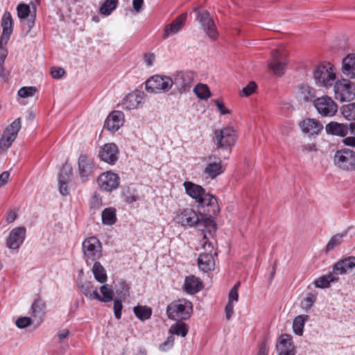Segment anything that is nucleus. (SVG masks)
Returning a JSON list of instances; mask_svg holds the SVG:
<instances>
[{
	"mask_svg": "<svg viewBox=\"0 0 355 355\" xmlns=\"http://www.w3.org/2000/svg\"><path fill=\"white\" fill-rule=\"evenodd\" d=\"M325 130L329 135L345 137L350 132L349 124L331 121L325 125Z\"/></svg>",
	"mask_w": 355,
	"mask_h": 355,
	"instance_id": "nucleus-28",
	"label": "nucleus"
},
{
	"mask_svg": "<svg viewBox=\"0 0 355 355\" xmlns=\"http://www.w3.org/2000/svg\"><path fill=\"white\" fill-rule=\"evenodd\" d=\"M278 355H295L292 336L289 334H282L276 345Z\"/></svg>",
	"mask_w": 355,
	"mask_h": 355,
	"instance_id": "nucleus-23",
	"label": "nucleus"
},
{
	"mask_svg": "<svg viewBox=\"0 0 355 355\" xmlns=\"http://www.w3.org/2000/svg\"><path fill=\"white\" fill-rule=\"evenodd\" d=\"M298 95L305 101H311L315 96V89L307 85H302L298 87Z\"/></svg>",
	"mask_w": 355,
	"mask_h": 355,
	"instance_id": "nucleus-38",
	"label": "nucleus"
},
{
	"mask_svg": "<svg viewBox=\"0 0 355 355\" xmlns=\"http://www.w3.org/2000/svg\"><path fill=\"white\" fill-rule=\"evenodd\" d=\"M119 177L116 173L107 171L98 178V184L102 190L112 191L119 185Z\"/></svg>",
	"mask_w": 355,
	"mask_h": 355,
	"instance_id": "nucleus-20",
	"label": "nucleus"
},
{
	"mask_svg": "<svg viewBox=\"0 0 355 355\" xmlns=\"http://www.w3.org/2000/svg\"><path fill=\"white\" fill-rule=\"evenodd\" d=\"M26 230L24 227H18L12 229L7 239L6 245L12 250L18 249L24 243Z\"/></svg>",
	"mask_w": 355,
	"mask_h": 355,
	"instance_id": "nucleus-21",
	"label": "nucleus"
},
{
	"mask_svg": "<svg viewBox=\"0 0 355 355\" xmlns=\"http://www.w3.org/2000/svg\"><path fill=\"white\" fill-rule=\"evenodd\" d=\"M92 269V273L96 281L105 283L107 281V275L105 268L98 261H94Z\"/></svg>",
	"mask_w": 355,
	"mask_h": 355,
	"instance_id": "nucleus-36",
	"label": "nucleus"
},
{
	"mask_svg": "<svg viewBox=\"0 0 355 355\" xmlns=\"http://www.w3.org/2000/svg\"><path fill=\"white\" fill-rule=\"evenodd\" d=\"M174 220L182 226L196 227L198 230L209 234L216 230L215 223L211 218L202 216L200 217L193 209L189 207L178 210Z\"/></svg>",
	"mask_w": 355,
	"mask_h": 355,
	"instance_id": "nucleus-1",
	"label": "nucleus"
},
{
	"mask_svg": "<svg viewBox=\"0 0 355 355\" xmlns=\"http://www.w3.org/2000/svg\"><path fill=\"white\" fill-rule=\"evenodd\" d=\"M45 304L41 300H35L31 306V314L34 317H40L44 313Z\"/></svg>",
	"mask_w": 355,
	"mask_h": 355,
	"instance_id": "nucleus-45",
	"label": "nucleus"
},
{
	"mask_svg": "<svg viewBox=\"0 0 355 355\" xmlns=\"http://www.w3.org/2000/svg\"><path fill=\"white\" fill-rule=\"evenodd\" d=\"M240 283H236L230 290L228 295V302L225 306V317L227 320H230L234 313V304L238 302V290Z\"/></svg>",
	"mask_w": 355,
	"mask_h": 355,
	"instance_id": "nucleus-31",
	"label": "nucleus"
},
{
	"mask_svg": "<svg viewBox=\"0 0 355 355\" xmlns=\"http://www.w3.org/2000/svg\"><path fill=\"white\" fill-rule=\"evenodd\" d=\"M64 73V70L61 67H52L51 69V76L56 79L60 78Z\"/></svg>",
	"mask_w": 355,
	"mask_h": 355,
	"instance_id": "nucleus-55",
	"label": "nucleus"
},
{
	"mask_svg": "<svg viewBox=\"0 0 355 355\" xmlns=\"http://www.w3.org/2000/svg\"><path fill=\"white\" fill-rule=\"evenodd\" d=\"M71 168L69 166H64L58 176L59 191L61 195L67 196L69 194V184L71 180Z\"/></svg>",
	"mask_w": 355,
	"mask_h": 355,
	"instance_id": "nucleus-25",
	"label": "nucleus"
},
{
	"mask_svg": "<svg viewBox=\"0 0 355 355\" xmlns=\"http://www.w3.org/2000/svg\"><path fill=\"white\" fill-rule=\"evenodd\" d=\"M119 150L114 143H107L102 146L98 150L99 159L110 165H114L119 159Z\"/></svg>",
	"mask_w": 355,
	"mask_h": 355,
	"instance_id": "nucleus-16",
	"label": "nucleus"
},
{
	"mask_svg": "<svg viewBox=\"0 0 355 355\" xmlns=\"http://www.w3.org/2000/svg\"><path fill=\"white\" fill-rule=\"evenodd\" d=\"M184 291L189 294H195L202 288V282L194 275H189L185 278Z\"/></svg>",
	"mask_w": 355,
	"mask_h": 355,
	"instance_id": "nucleus-32",
	"label": "nucleus"
},
{
	"mask_svg": "<svg viewBox=\"0 0 355 355\" xmlns=\"http://www.w3.org/2000/svg\"><path fill=\"white\" fill-rule=\"evenodd\" d=\"M17 16L21 19L23 30L28 34L35 24V17L30 15L31 9L27 4L20 3L17 7Z\"/></svg>",
	"mask_w": 355,
	"mask_h": 355,
	"instance_id": "nucleus-19",
	"label": "nucleus"
},
{
	"mask_svg": "<svg viewBox=\"0 0 355 355\" xmlns=\"http://www.w3.org/2000/svg\"><path fill=\"white\" fill-rule=\"evenodd\" d=\"M187 18V13L184 12L178 17L172 23L166 26L163 37L166 39L178 33L184 25Z\"/></svg>",
	"mask_w": 355,
	"mask_h": 355,
	"instance_id": "nucleus-26",
	"label": "nucleus"
},
{
	"mask_svg": "<svg viewBox=\"0 0 355 355\" xmlns=\"http://www.w3.org/2000/svg\"><path fill=\"white\" fill-rule=\"evenodd\" d=\"M144 0H132V6L135 11L137 13L142 10Z\"/></svg>",
	"mask_w": 355,
	"mask_h": 355,
	"instance_id": "nucleus-58",
	"label": "nucleus"
},
{
	"mask_svg": "<svg viewBox=\"0 0 355 355\" xmlns=\"http://www.w3.org/2000/svg\"><path fill=\"white\" fill-rule=\"evenodd\" d=\"M308 315H299L293 319V330L297 336H302L305 322L309 320Z\"/></svg>",
	"mask_w": 355,
	"mask_h": 355,
	"instance_id": "nucleus-35",
	"label": "nucleus"
},
{
	"mask_svg": "<svg viewBox=\"0 0 355 355\" xmlns=\"http://www.w3.org/2000/svg\"><path fill=\"white\" fill-rule=\"evenodd\" d=\"M10 173L8 171H3L0 174V187L4 186L8 180Z\"/></svg>",
	"mask_w": 355,
	"mask_h": 355,
	"instance_id": "nucleus-61",
	"label": "nucleus"
},
{
	"mask_svg": "<svg viewBox=\"0 0 355 355\" xmlns=\"http://www.w3.org/2000/svg\"><path fill=\"white\" fill-rule=\"evenodd\" d=\"M123 123V114L120 111L112 112L107 118L105 127L110 131L116 132Z\"/></svg>",
	"mask_w": 355,
	"mask_h": 355,
	"instance_id": "nucleus-27",
	"label": "nucleus"
},
{
	"mask_svg": "<svg viewBox=\"0 0 355 355\" xmlns=\"http://www.w3.org/2000/svg\"><path fill=\"white\" fill-rule=\"evenodd\" d=\"M334 164L343 171H355V152L348 148L337 150L334 156Z\"/></svg>",
	"mask_w": 355,
	"mask_h": 355,
	"instance_id": "nucleus-8",
	"label": "nucleus"
},
{
	"mask_svg": "<svg viewBox=\"0 0 355 355\" xmlns=\"http://www.w3.org/2000/svg\"><path fill=\"white\" fill-rule=\"evenodd\" d=\"M194 12L196 13V20L200 24L201 28L210 39L215 40L218 36V32L210 13L200 8H196Z\"/></svg>",
	"mask_w": 355,
	"mask_h": 355,
	"instance_id": "nucleus-11",
	"label": "nucleus"
},
{
	"mask_svg": "<svg viewBox=\"0 0 355 355\" xmlns=\"http://www.w3.org/2000/svg\"><path fill=\"white\" fill-rule=\"evenodd\" d=\"M144 93L141 91H134L126 95L122 101L123 109L131 110L137 109L144 103Z\"/></svg>",
	"mask_w": 355,
	"mask_h": 355,
	"instance_id": "nucleus-22",
	"label": "nucleus"
},
{
	"mask_svg": "<svg viewBox=\"0 0 355 355\" xmlns=\"http://www.w3.org/2000/svg\"><path fill=\"white\" fill-rule=\"evenodd\" d=\"M82 250L87 266L92 265L102 256V245L95 236H90L83 241Z\"/></svg>",
	"mask_w": 355,
	"mask_h": 355,
	"instance_id": "nucleus-4",
	"label": "nucleus"
},
{
	"mask_svg": "<svg viewBox=\"0 0 355 355\" xmlns=\"http://www.w3.org/2000/svg\"><path fill=\"white\" fill-rule=\"evenodd\" d=\"M195 94L202 100L207 99L210 96L211 93L209 87L204 84L199 83L193 89Z\"/></svg>",
	"mask_w": 355,
	"mask_h": 355,
	"instance_id": "nucleus-44",
	"label": "nucleus"
},
{
	"mask_svg": "<svg viewBox=\"0 0 355 355\" xmlns=\"http://www.w3.org/2000/svg\"><path fill=\"white\" fill-rule=\"evenodd\" d=\"M79 288L81 292L88 298L90 296V293L94 289V286L91 282H85L79 284Z\"/></svg>",
	"mask_w": 355,
	"mask_h": 355,
	"instance_id": "nucleus-53",
	"label": "nucleus"
},
{
	"mask_svg": "<svg viewBox=\"0 0 355 355\" xmlns=\"http://www.w3.org/2000/svg\"><path fill=\"white\" fill-rule=\"evenodd\" d=\"M37 92V89L36 87H22L18 90L17 95L22 98H26L33 97Z\"/></svg>",
	"mask_w": 355,
	"mask_h": 355,
	"instance_id": "nucleus-46",
	"label": "nucleus"
},
{
	"mask_svg": "<svg viewBox=\"0 0 355 355\" xmlns=\"http://www.w3.org/2000/svg\"><path fill=\"white\" fill-rule=\"evenodd\" d=\"M346 232L334 235L327 243L326 251L330 252L340 245L343 242V237L346 236Z\"/></svg>",
	"mask_w": 355,
	"mask_h": 355,
	"instance_id": "nucleus-42",
	"label": "nucleus"
},
{
	"mask_svg": "<svg viewBox=\"0 0 355 355\" xmlns=\"http://www.w3.org/2000/svg\"><path fill=\"white\" fill-rule=\"evenodd\" d=\"M78 170L81 181H87L96 170L94 159L85 154L80 155L78 159Z\"/></svg>",
	"mask_w": 355,
	"mask_h": 355,
	"instance_id": "nucleus-13",
	"label": "nucleus"
},
{
	"mask_svg": "<svg viewBox=\"0 0 355 355\" xmlns=\"http://www.w3.org/2000/svg\"><path fill=\"white\" fill-rule=\"evenodd\" d=\"M338 277H337L334 272L329 273L319 277L314 281V285L316 288H326L330 286L331 282L338 281Z\"/></svg>",
	"mask_w": 355,
	"mask_h": 355,
	"instance_id": "nucleus-34",
	"label": "nucleus"
},
{
	"mask_svg": "<svg viewBox=\"0 0 355 355\" xmlns=\"http://www.w3.org/2000/svg\"><path fill=\"white\" fill-rule=\"evenodd\" d=\"M119 0H105L99 9V12L105 16H108L116 8Z\"/></svg>",
	"mask_w": 355,
	"mask_h": 355,
	"instance_id": "nucleus-40",
	"label": "nucleus"
},
{
	"mask_svg": "<svg viewBox=\"0 0 355 355\" xmlns=\"http://www.w3.org/2000/svg\"><path fill=\"white\" fill-rule=\"evenodd\" d=\"M343 116L348 121H355V103L344 105L340 107Z\"/></svg>",
	"mask_w": 355,
	"mask_h": 355,
	"instance_id": "nucleus-41",
	"label": "nucleus"
},
{
	"mask_svg": "<svg viewBox=\"0 0 355 355\" xmlns=\"http://www.w3.org/2000/svg\"><path fill=\"white\" fill-rule=\"evenodd\" d=\"M183 186L185 193L196 201L198 207H209L207 211L210 216H216L219 213L220 209L217 198L206 192L202 187L190 181H185Z\"/></svg>",
	"mask_w": 355,
	"mask_h": 355,
	"instance_id": "nucleus-2",
	"label": "nucleus"
},
{
	"mask_svg": "<svg viewBox=\"0 0 355 355\" xmlns=\"http://www.w3.org/2000/svg\"><path fill=\"white\" fill-rule=\"evenodd\" d=\"M192 303L186 299H179L170 303L166 308L168 318L173 320H185L191 317Z\"/></svg>",
	"mask_w": 355,
	"mask_h": 355,
	"instance_id": "nucleus-3",
	"label": "nucleus"
},
{
	"mask_svg": "<svg viewBox=\"0 0 355 355\" xmlns=\"http://www.w3.org/2000/svg\"><path fill=\"white\" fill-rule=\"evenodd\" d=\"M174 344V336H169L167 339L159 345V350L166 352L171 349Z\"/></svg>",
	"mask_w": 355,
	"mask_h": 355,
	"instance_id": "nucleus-51",
	"label": "nucleus"
},
{
	"mask_svg": "<svg viewBox=\"0 0 355 355\" xmlns=\"http://www.w3.org/2000/svg\"><path fill=\"white\" fill-rule=\"evenodd\" d=\"M101 218L104 225H114L116 221V209L112 207L105 209L102 211Z\"/></svg>",
	"mask_w": 355,
	"mask_h": 355,
	"instance_id": "nucleus-37",
	"label": "nucleus"
},
{
	"mask_svg": "<svg viewBox=\"0 0 355 355\" xmlns=\"http://www.w3.org/2000/svg\"><path fill=\"white\" fill-rule=\"evenodd\" d=\"M299 126L302 132L309 137H315L318 135L323 130L322 123L313 118H306L299 123Z\"/></svg>",
	"mask_w": 355,
	"mask_h": 355,
	"instance_id": "nucleus-18",
	"label": "nucleus"
},
{
	"mask_svg": "<svg viewBox=\"0 0 355 355\" xmlns=\"http://www.w3.org/2000/svg\"><path fill=\"white\" fill-rule=\"evenodd\" d=\"M198 265L199 269L204 272H207L214 269L215 261L211 250L210 252H204L199 254Z\"/></svg>",
	"mask_w": 355,
	"mask_h": 355,
	"instance_id": "nucleus-30",
	"label": "nucleus"
},
{
	"mask_svg": "<svg viewBox=\"0 0 355 355\" xmlns=\"http://www.w3.org/2000/svg\"><path fill=\"white\" fill-rule=\"evenodd\" d=\"M194 77L191 71H178L173 75L172 82L180 93H185L189 91Z\"/></svg>",
	"mask_w": 355,
	"mask_h": 355,
	"instance_id": "nucleus-15",
	"label": "nucleus"
},
{
	"mask_svg": "<svg viewBox=\"0 0 355 355\" xmlns=\"http://www.w3.org/2000/svg\"><path fill=\"white\" fill-rule=\"evenodd\" d=\"M102 204L101 199L98 196H94L90 201V206L92 208H99Z\"/></svg>",
	"mask_w": 355,
	"mask_h": 355,
	"instance_id": "nucleus-59",
	"label": "nucleus"
},
{
	"mask_svg": "<svg viewBox=\"0 0 355 355\" xmlns=\"http://www.w3.org/2000/svg\"><path fill=\"white\" fill-rule=\"evenodd\" d=\"M214 141L217 148H231L237 139L236 130L232 127H225L216 130Z\"/></svg>",
	"mask_w": 355,
	"mask_h": 355,
	"instance_id": "nucleus-10",
	"label": "nucleus"
},
{
	"mask_svg": "<svg viewBox=\"0 0 355 355\" xmlns=\"http://www.w3.org/2000/svg\"><path fill=\"white\" fill-rule=\"evenodd\" d=\"M169 331L171 336L178 335L185 337L188 333V327L184 323L177 322L171 327Z\"/></svg>",
	"mask_w": 355,
	"mask_h": 355,
	"instance_id": "nucleus-43",
	"label": "nucleus"
},
{
	"mask_svg": "<svg viewBox=\"0 0 355 355\" xmlns=\"http://www.w3.org/2000/svg\"><path fill=\"white\" fill-rule=\"evenodd\" d=\"M313 78L318 86L329 88L336 80L335 69L330 63L318 65L313 71Z\"/></svg>",
	"mask_w": 355,
	"mask_h": 355,
	"instance_id": "nucleus-5",
	"label": "nucleus"
},
{
	"mask_svg": "<svg viewBox=\"0 0 355 355\" xmlns=\"http://www.w3.org/2000/svg\"><path fill=\"white\" fill-rule=\"evenodd\" d=\"M318 114L322 117H333L338 112V106L335 101L327 95L315 98L313 101Z\"/></svg>",
	"mask_w": 355,
	"mask_h": 355,
	"instance_id": "nucleus-7",
	"label": "nucleus"
},
{
	"mask_svg": "<svg viewBox=\"0 0 355 355\" xmlns=\"http://www.w3.org/2000/svg\"><path fill=\"white\" fill-rule=\"evenodd\" d=\"M355 268V257H347L339 260L333 267V272L338 277L344 275L347 270Z\"/></svg>",
	"mask_w": 355,
	"mask_h": 355,
	"instance_id": "nucleus-29",
	"label": "nucleus"
},
{
	"mask_svg": "<svg viewBox=\"0 0 355 355\" xmlns=\"http://www.w3.org/2000/svg\"><path fill=\"white\" fill-rule=\"evenodd\" d=\"M316 300V295L312 293H309L306 295L304 300L302 302V307L303 309L308 311L309 310L314 302Z\"/></svg>",
	"mask_w": 355,
	"mask_h": 355,
	"instance_id": "nucleus-48",
	"label": "nucleus"
},
{
	"mask_svg": "<svg viewBox=\"0 0 355 355\" xmlns=\"http://www.w3.org/2000/svg\"><path fill=\"white\" fill-rule=\"evenodd\" d=\"M133 312L137 318L141 321L149 319L152 315L151 309L146 306H136L133 309Z\"/></svg>",
	"mask_w": 355,
	"mask_h": 355,
	"instance_id": "nucleus-39",
	"label": "nucleus"
},
{
	"mask_svg": "<svg viewBox=\"0 0 355 355\" xmlns=\"http://www.w3.org/2000/svg\"><path fill=\"white\" fill-rule=\"evenodd\" d=\"M17 214L15 211H10L7 216H6V222L8 223H12L13 221L15 220V219L17 218Z\"/></svg>",
	"mask_w": 355,
	"mask_h": 355,
	"instance_id": "nucleus-62",
	"label": "nucleus"
},
{
	"mask_svg": "<svg viewBox=\"0 0 355 355\" xmlns=\"http://www.w3.org/2000/svg\"><path fill=\"white\" fill-rule=\"evenodd\" d=\"M257 89V85L254 82L249 83L245 87H244L241 92V95L243 96H248L255 92Z\"/></svg>",
	"mask_w": 355,
	"mask_h": 355,
	"instance_id": "nucleus-52",
	"label": "nucleus"
},
{
	"mask_svg": "<svg viewBox=\"0 0 355 355\" xmlns=\"http://www.w3.org/2000/svg\"><path fill=\"white\" fill-rule=\"evenodd\" d=\"M334 92L338 101H351L355 98V83L348 79L339 80L334 85Z\"/></svg>",
	"mask_w": 355,
	"mask_h": 355,
	"instance_id": "nucleus-6",
	"label": "nucleus"
},
{
	"mask_svg": "<svg viewBox=\"0 0 355 355\" xmlns=\"http://www.w3.org/2000/svg\"><path fill=\"white\" fill-rule=\"evenodd\" d=\"M2 33L0 41L2 43H8L13 32V20L9 12H5L1 21Z\"/></svg>",
	"mask_w": 355,
	"mask_h": 355,
	"instance_id": "nucleus-24",
	"label": "nucleus"
},
{
	"mask_svg": "<svg viewBox=\"0 0 355 355\" xmlns=\"http://www.w3.org/2000/svg\"><path fill=\"white\" fill-rule=\"evenodd\" d=\"M303 150L305 152H315L317 148L314 144H308L303 146Z\"/></svg>",
	"mask_w": 355,
	"mask_h": 355,
	"instance_id": "nucleus-64",
	"label": "nucleus"
},
{
	"mask_svg": "<svg viewBox=\"0 0 355 355\" xmlns=\"http://www.w3.org/2000/svg\"><path fill=\"white\" fill-rule=\"evenodd\" d=\"M69 335V331L67 329H63L59 330L58 332L57 336L58 338L59 343H63L65 339L67 338L68 336Z\"/></svg>",
	"mask_w": 355,
	"mask_h": 355,
	"instance_id": "nucleus-57",
	"label": "nucleus"
},
{
	"mask_svg": "<svg viewBox=\"0 0 355 355\" xmlns=\"http://www.w3.org/2000/svg\"><path fill=\"white\" fill-rule=\"evenodd\" d=\"M287 53L284 50H275L272 54V60L270 63V68L277 76H282L284 73L287 64Z\"/></svg>",
	"mask_w": 355,
	"mask_h": 355,
	"instance_id": "nucleus-17",
	"label": "nucleus"
},
{
	"mask_svg": "<svg viewBox=\"0 0 355 355\" xmlns=\"http://www.w3.org/2000/svg\"><path fill=\"white\" fill-rule=\"evenodd\" d=\"M173 85L172 78L166 76L156 75L148 78L146 82V89L153 94L167 92Z\"/></svg>",
	"mask_w": 355,
	"mask_h": 355,
	"instance_id": "nucleus-9",
	"label": "nucleus"
},
{
	"mask_svg": "<svg viewBox=\"0 0 355 355\" xmlns=\"http://www.w3.org/2000/svg\"><path fill=\"white\" fill-rule=\"evenodd\" d=\"M123 309L122 302L120 300L116 299L114 301V313L116 319H120L121 317V311Z\"/></svg>",
	"mask_w": 355,
	"mask_h": 355,
	"instance_id": "nucleus-54",
	"label": "nucleus"
},
{
	"mask_svg": "<svg viewBox=\"0 0 355 355\" xmlns=\"http://www.w3.org/2000/svg\"><path fill=\"white\" fill-rule=\"evenodd\" d=\"M20 128L21 121L19 118L15 119L7 126L0 138V152L6 150L11 146Z\"/></svg>",
	"mask_w": 355,
	"mask_h": 355,
	"instance_id": "nucleus-12",
	"label": "nucleus"
},
{
	"mask_svg": "<svg viewBox=\"0 0 355 355\" xmlns=\"http://www.w3.org/2000/svg\"><path fill=\"white\" fill-rule=\"evenodd\" d=\"M342 71L351 78H355V54L350 53L343 60Z\"/></svg>",
	"mask_w": 355,
	"mask_h": 355,
	"instance_id": "nucleus-33",
	"label": "nucleus"
},
{
	"mask_svg": "<svg viewBox=\"0 0 355 355\" xmlns=\"http://www.w3.org/2000/svg\"><path fill=\"white\" fill-rule=\"evenodd\" d=\"M144 62L148 67H150L154 63V61L155 60V56L154 54L152 53H148L144 55Z\"/></svg>",
	"mask_w": 355,
	"mask_h": 355,
	"instance_id": "nucleus-60",
	"label": "nucleus"
},
{
	"mask_svg": "<svg viewBox=\"0 0 355 355\" xmlns=\"http://www.w3.org/2000/svg\"><path fill=\"white\" fill-rule=\"evenodd\" d=\"M343 143L346 146L355 147V137H347L343 139Z\"/></svg>",
	"mask_w": 355,
	"mask_h": 355,
	"instance_id": "nucleus-63",
	"label": "nucleus"
},
{
	"mask_svg": "<svg viewBox=\"0 0 355 355\" xmlns=\"http://www.w3.org/2000/svg\"><path fill=\"white\" fill-rule=\"evenodd\" d=\"M32 320L29 317H20L16 322L15 324L19 329H24L30 326Z\"/></svg>",
	"mask_w": 355,
	"mask_h": 355,
	"instance_id": "nucleus-50",
	"label": "nucleus"
},
{
	"mask_svg": "<svg viewBox=\"0 0 355 355\" xmlns=\"http://www.w3.org/2000/svg\"><path fill=\"white\" fill-rule=\"evenodd\" d=\"M116 293L121 296H126L129 292V286L125 282L120 280L115 286Z\"/></svg>",
	"mask_w": 355,
	"mask_h": 355,
	"instance_id": "nucleus-49",
	"label": "nucleus"
},
{
	"mask_svg": "<svg viewBox=\"0 0 355 355\" xmlns=\"http://www.w3.org/2000/svg\"><path fill=\"white\" fill-rule=\"evenodd\" d=\"M100 291L103 295V297H101L102 302H109L113 300V291L107 284L102 286Z\"/></svg>",
	"mask_w": 355,
	"mask_h": 355,
	"instance_id": "nucleus-47",
	"label": "nucleus"
},
{
	"mask_svg": "<svg viewBox=\"0 0 355 355\" xmlns=\"http://www.w3.org/2000/svg\"><path fill=\"white\" fill-rule=\"evenodd\" d=\"M207 164L202 171V175L207 178L214 180L223 173L225 168L220 157L211 155L207 158Z\"/></svg>",
	"mask_w": 355,
	"mask_h": 355,
	"instance_id": "nucleus-14",
	"label": "nucleus"
},
{
	"mask_svg": "<svg viewBox=\"0 0 355 355\" xmlns=\"http://www.w3.org/2000/svg\"><path fill=\"white\" fill-rule=\"evenodd\" d=\"M214 103H215V105H216L218 111L220 112V114L224 115V114H227L230 113V110L226 108L225 107L223 103L221 102L220 101L216 99V100H214Z\"/></svg>",
	"mask_w": 355,
	"mask_h": 355,
	"instance_id": "nucleus-56",
	"label": "nucleus"
}]
</instances>
